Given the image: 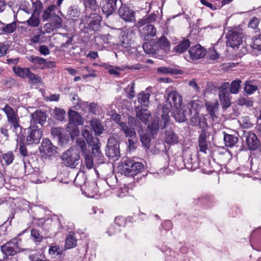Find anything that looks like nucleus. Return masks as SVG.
Instances as JSON below:
<instances>
[{
  "label": "nucleus",
  "instance_id": "45",
  "mask_svg": "<svg viewBox=\"0 0 261 261\" xmlns=\"http://www.w3.org/2000/svg\"><path fill=\"white\" fill-rule=\"evenodd\" d=\"M241 81L239 80L232 82L230 88V92L232 94H237L239 92Z\"/></svg>",
  "mask_w": 261,
  "mask_h": 261
},
{
  "label": "nucleus",
  "instance_id": "29",
  "mask_svg": "<svg viewBox=\"0 0 261 261\" xmlns=\"http://www.w3.org/2000/svg\"><path fill=\"white\" fill-rule=\"evenodd\" d=\"M16 27V22L15 21L8 24L4 23L1 33L3 34H11L15 31Z\"/></svg>",
  "mask_w": 261,
  "mask_h": 261
},
{
  "label": "nucleus",
  "instance_id": "58",
  "mask_svg": "<svg viewBox=\"0 0 261 261\" xmlns=\"http://www.w3.org/2000/svg\"><path fill=\"white\" fill-rule=\"evenodd\" d=\"M208 1V0H200V2L203 5L210 8L212 10H216L218 8V9L220 8V4H219V5H217V4H213L209 2Z\"/></svg>",
  "mask_w": 261,
  "mask_h": 261
},
{
  "label": "nucleus",
  "instance_id": "22",
  "mask_svg": "<svg viewBox=\"0 0 261 261\" xmlns=\"http://www.w3.org/2000/svg\"><path fill=\"white\" fill-rule=\"evenodd\" d=\"M40 150L45 153L51 155L56 152V147L52 145L49 140L46 139L43 140Z\"/></svg>",
  "mask_w": 261,
  "mask_h": 261
},
{
  "label": "nucleus",
  "instance_id": "54",
  "mask_svg": "<svg viewBox=\"0 0 261 261\" xmlns=\"http://www.w3.org/2000/svg\"><path fill=\"white\" fill-rule=\"evenodd\" d=\"M56 118L59 121H63L64 119L65 111L60 108H56L55 110Z\"/></svg>",
  "mask_w": 261,
  "mask_h": 261
},
{
  "label": "nucleus",
  "instance_id": "3",
  "mask_svg": "<svg viewBox=\"0 0 261 261\" xmlns=\"http://www.w3.org/2000/svg\"><path fill=\"white\" fill-rule=\"evenodd\" d=\"M144 166L140 162H135L131 160H126L119 168L121 173L127 176H134L141 172Z\"/></svg>",
  "mask_w": 261,
  "mask_h": 261
},
{
  "label": "nucleus",
  "instance_id": "48",
  "mask_svg": "<svg viewBox=\"0 0 261 261\" xmlns=\"http://www.w3.org/2000/svg\"><path fill=\"white\" fill-rule=\"evenodd\" d=\"M51 23L56 29H60L62 27V19L57 15L54 16L51 19Z\"/></svg>",
  "mask_w": 261,
  "mask_h": 261
},
{
  "label": "nucleus",
  "instance_id": "44",
  "mask_svg": "<svg viewBox=\"0 0 261 261\" xmlns=\"http://www.w3.org/2000/svg\"><path fill=\"white\" fill-rule=\"evenodd\" d=\"M49 254L53 257L55 258L59 255L62 254V251L59 246L55 245L50 247L49 249Z\"/></svg>",
  "mask_w": 261,
  "mask_h": 261
},
{
  "label": "nucleus",
  "instance_id": "46",
  "mask_svg": "<svg viewBox=\"0 0 261 261\" xmlns=\"http://www.w3.org/2000/svg\"><path fill=\"white\" fill-rule=\"evenodd\" d=\"M3 159L6 165H9L12 163L14 155L12 152L9 151L3 155Z\"/></svg>",
  "mask_w": 261,
  "mask_h": 261
},
{
  "label": "nucleus",
  "instance_id": "41",
  "mask_svg": "<svg viewBox=\"0 0 261 261\" xmlns=\"http://www.w3.org/2000/svg\"><path fill=\"white\" fill-rule=\"evenodd\" d=\"M237 104L240 106H245L247 107H252L253 106V101L250 98L247 96H243L240 97L237 100Z\"/></svg>",
  "mask_w": 261,
  "mask_h": 261
},
{
  "label": "nucleus",
  "instance_id": "59",
  "mask_svg": "<svg viewBox=\"0 0 261 261\" xmlns=\"http://www.w3.org/2000/svg\"><path fill=\"white\" fill-rule=\"evenodd\" d=\"M159 127V123L157 120H154L151 123V124H149L148 126V128L149 129L150 133L152 135L156 132Z\"/></svg>",
  "mask_w": 261,
  "mask_h": 261
},
{
  "label": "nucleus",
  "instance_id": "37",
  "mask_svg": "<svg viewBox=\"0 0 261 261\" xmlns=\"http://www.w3.org/2000/svg\"><path fill=\"white\" fill-rule=\"evenodd\" d=\"M165 141L169 144H174L178 142V138L175 134L171 130L166 133Z\"/></svg>",
  "mask_w": 261,
  "mask_h": 261
},
{
  "label": "nucleus",
  "instance_id": "53",
  "mask_svg": "<svg viewBox=\"0 0 261 261\" xmlns=\"http://www.w3.org/2000/svg\"><path fill=\"white\" fill-rule=\"evenodd\" d=\"M239 122L241 125L244 128H249L252 125L248 117H241Z\"/></svg>",
  "mask_w": 261,
  "mask_h": 261
},
{
  "label": "nucleus",
  "instance_id": "18",
  "mask_svg": "<svg viewBox=\"0 0 261 261\" xmlns=\"http://www.w3.org/2000/svg\"><path fill=\"white\" fill-rule=\"evenodd\" d=\"M245 141L250 150H255L259 146V142L255 134L249 132L245 135Z\"/></svg>",
  "mask_w": 261,
  "mask_h": 261
},
{
  "label": "nucleus",
  "instance_id": "63",
  "mask_svg": "<svg viewBox=\"0 0 261 261\" xmlns=\"http://www.w3.org/2000/svg\"><path fill=\"white\" fill-rule=\"evenodd\" d=\"M128 189L125 186L120 187L117 191V196L119 197H123L126 196L128 193Z\"/></svg>",
  "mask_w": 261,
  "mask_h": 261
},
{
  "label": "nucleus",
  "instance_id": "11",
  "mask_svg": "<svg viewBox=\"0 0 261 261\" xmlns=\"http://www.w3.org/2000/svg\"><path fill=\"white\" fill-rule=\"evenodd\" d=\"M192 111L187 106L173 109L172 116L175 120L179 122H182L187 120V116Z\"/></svg>",
  "mask_w": 261,
  "mask_h": 261
},
{
  "label": "nucleus",
  "instance_id": "52",
  "mask_svg": "<svg viewBox=\"0 0 261 261\" xmlns=\"http://www.w3.org/2000/svg\"><path fill=\"white\" fill-rule=\"evenodd\" d=\"M88 196L89 197H93L94 195L98 192V188L95 183H92L90 187L87 190Z\"/></svg>",
  "mask_w": 261,
  "mask_h": 261
},
{
  "label": "nucleus",
  "instance_id": "27",
  "mask_svg": "<svg viewBox=\"0 0 261 261\" xmlns=\"http://www.w3.org/2000/svg\"><path fill=\"white\" fill-rule=\"evenodd\" d=\"M120 126L126 137L134 138L136 137L135 129L131 126H129L126 123H121L120 124Z\"/></svg>",
  "mask_w": 261,
  "mask_h": 261
},
{
  "label": "nucleus",
  "instance_id": "34",
  "mask_svg": "<svg viewBox=\"0 0 261 261\" xmlns=\"http://www.w3.org/2000/svg\"><path fill=\"white\" fill-rule=\"evenodd\" d=\"M190 45L189 40L185 39L181 41L174 47V50L179 53H182L187 49Z\"/></svg>",
  "mask_w": 261,
  "mask_h": 261
},
{
  "label": "nucleus",
  "instance_id": "60",
  "mask_svg": "<svg viewBox=\"0 0 261 261\" xmlns=\"http://www.w3.org/2000/svg\"><path fill=\"white\" fill-rule=\"evenodd\" d=\"M30 61L35 64L40 65H45L47 63L45 59L39 57H32Z\"/></svg>",
  "mask_w": 261,
  "mask_h": 261
},
{
  "label": "nucleus",
  "instance_id": "16",
  "mask_svg": "<svg viewBox=\"0 0 261 261\" xmlns=\"http://www.w3.org/2000/svg\"><path fill=\"white\" fill-rule=\"evenodd\" d=\"M190 58L194 60L203 58L206 55V50L200 44L191 47L189 50Z\"/></svg>",
  "mask_w": 261,
  "mask_h": 261
},
{
  "label": "nucleus",
  "instance_id": "5",
  "mask_svg": "<svg viewBox=\"0 0 261 261\" xmlns=\"http://www.w3.org/2000/svg\"><path fill=\"white\" fill-rule=\"evenodd\" d=\"M101 16L97 13L91 14L89 16H86L82 19L79 24V27L83 30L85 28L93 30L98 31L100 28V21Z\"/></svg>",
  "mask_w": 261,
  "mask_h": 261
},
{
  "label": "nucleus",
  "instance_id": "13",
  "mask_svg": "<svg viewBox=\"0 0 261 261\" xmlns=\"http://www.w3.org/2000/svg\"><path fill=\"white\" fill-rule=\"evenodd\" d=\"M167 101L171 108H180L182 101V97L176 91H172L168 93Z\"/></svg>",
  "mask_w": 261,
  "mask_h": 261
},
{
  "label": "nucleus",
  "instance_id": "24",
  "mask_svg": "<svg viewBox=\"0 0 261 261\" xmlns=\"http://www.w3.org/2000/svg\"><path fill=\"white\" fill-rule=\"evenodd\" d=\"M199 151L204 153L208 150V145L206 142V134L204 130L202 131L198 139Z\"/></svg>",
  "mask_w": 261,
  "mask_h": 261
},
{
  "label": "nucleus",
  "instance_id": "12",
  "mask_svg": "<svg viewBox=\"0 0 261 261\" xmlns=\"http://www.w3.org/2000/svg\"><path fill=\"white\" fill-rule=\"evenodd\" d=\"M117 0H102L100 3L101 10L106 17L112 14L117 9Z\"/></svg>",
  "mask_w": 261,
  "mask_h": 261
},
{
  "label": "nucleus",
  "instance_id": "39",
  "mask_svg": "<svg viewBox=\"0 0 261 261\" xmlns=\"http://www.w3.org/2000/svg\"><path fill=\"white\" fill-rule=\"evenodd\" d=\"M91 126L96 135H99L102 134L103 128L101 123L98 120L92 119L91 121Z\"/></svg>",
  "mask_w": 261,
  "mask_h": 261
},
{
  "label": "nucleus",
  "instance_id": "15",
  "mask_svg": "<svg viewBox=\"0 0 261 261\" xmlns=\"http://www.w3.org/2000/svg\"><path fill=\"white\" fill-rule=\"evenodd\" d=\"M190 105L194 109L193 116L190 119V124L193 126H203L205 123V121L204 118H200L199 114L197 112L196 110L197 108V103L193 101L190 103Z\"/></svg>",
  "mask_w": 261,
  "mask_h": 261
},
{
  "label": "nucleus",
  "instance_id": "56",
  "mask_svg": "<svg viewBox=\"0 0 261 261\" xmlns=\"http://www.w3.org/2000/svg\"><path fill=\"white\" fill-rule=\"evenodd\" d=\"M76 144L77 146L81 149L82 154L89 151L87 150L86 144L83 140L78 139L76 141Z\"/></svg>",
  "mask_w": 261,
  "mask_h": 261
},
{
  "label": "nucleus",
  "instance_id": "62",
  "mask_svg": "<svg viewBox=\"0 0 261 261\" xmlns=\"http://www.w3.org/2000/svg\"><path fill=\"white\" fill-rule=\"evenodd\" d=\"M208 56L212 60H216L218 58L219 55L214 48H211L208 52Z\"/></svg>",
  "mask_w": 261,
  "mask_h": 261
},
{
  "label": "nucleus",
  "instance_id": "55",
  "mask_svg": "<svg viewBox=\"0 0 261 261\" xmlns=\"http://www.w3.org/2000/svg\"><path fill=\"white\" fill-rule=\"evenodd\" d=\"M27 77H28L31 81L35 83H40L41 82V77L31 72L30 70H29V73L27 74Z\"/></svg>",
  "mask_w": 261,
  "mask_h": 261
},
{
  "label": "nucleus",
  "instance_id": "1",
  "mask_svg": "<svg viewBox=\"0 0 261 261\" xmlns=\"http://www.w3.org/2000/svg\"><path fill=\"white\" fill-rule=\"evenodd\" d=\"M82 136L85 138L87 143L93 146L92 148V152L95 158L102 162L103 155L100 150V142L97 138H93L92 137V133L91 128L89 126L84 125L82 128Z\"/></svg>",
  "mask_w": 261,
  "mask_h": 261
},
{
  "label": "nucleus",
  "instance_id": "57",
  "mask_svg": "<svg viewBox=\"0 0 261 261\" xmlns=\"http://www.w3.org/2000/svg\"><path fill=\"white\" fill-rule=\"evenodd\" d=\"M251 46L253 49L261 50V35L253 40Z\"/></svg>",
  "mask_w": 261,
  "mask_h": 261
},
{
  "label": "nucleus",
  "instance_id": "7",
  "mask_svg": "<svg viewBox=\"0 0 261 261\" xmlns=\"http://www.w3.org/2000/svg\"><path fill=\"white\" fill-rule=\"evenodd\" d=\"M42 136L40 129L36 125H30L27 129L26 143L28 145L39 143Z\"/></svg>",
  "mask_w": 261,
  "mask_h": 261
},
{
  "label": "nucleus",
  "instance_id": "8",
  "mask_svg": "<svg viewBox=\"0 0 261 261\" xmlns=\"http://www.w3.org/2000/svg\"><path fill=\"white\" fill-rule=\"evenodd\" d=\"M73 101H76L73 108L77 110L86 112L87 111L94 114L96 113L97 105L94 103L89 104L87 102L81 101L78 97L74 96L72 99Z\"/></svg>",
  "mask_w": 261,
  "mask_h": 261
},
{
  "label": "nucleus",
  "instance_id": "9",
  "mask_svg": "<svg viewBox=\"0 0 261 261\" xmlns=\"http://www.w3.org/2000/svg\"><path fill=\"white\" fill-rule=\"evenodd\" d=\"M106 154L109 158H118L120 156L118 142L113 137H110L108 141Z\"/></svg>",
  "mask_w": 261,
  "mask_h": 261
},
{
  "label": "nucleus",
  "instance_id": "14",
  "mask_svg": "<svg viewBox=\"0 0 261 261\" xmlns=\"http://www.w3.org/2000/svg\"><path fill=\"white\" fill-rule=\"evenodd\" d=\"M120 17L124 21L133 22L135 20V12L125 5H122L118 10Z\"/></svg>",
  "mask_w": 261,
  "mask_h": 261
},
{
  "label": "nucleus",
  "instance_id": "33",
  "mask_svg": "<svg viewBox=\"0 0 261 261\" xmlns=\"http://www.w3.org/2000/svg\"><path fill=\"white\" fill-rule=\"evenodd\" d=\"M205 105L207 108V110L208 111L210 115L212 116V118L216 117L215 112L217 110L218 108V102H206Z\"/></svg>",
  "mask_w": 261,
  "mask_h": 261
},
{
  "label": "nucleus",
  "instance_id": "4",
  "mask_svg": "<svg viewBox=\"0 0 261 261\" xmlns=\"http://www.w3.org/2000/svg\"><path fill=\"white\" fill-rule=\"evenodd\" d=\"M61 159L66 166L75 168L80 163L79 151L76 149L70 148L62 154Z\"/></svg>",
  "mask_w": 261,
  "mask_h": 261
},
{
  "label": "nucleus",
  "instance_id": "43",
  "mask_svg": "<svg viewBox=\"0 0 261 261\" xmlns=\"http://www.w3.org/2000/svg\"><path fill=\"white\" fill-rule=\"evenodd\" d=\"M67 132L70 134L71 138H74L76 136H77L79 134V129L76 124L70 125L69 123H68V125L67 127Z\"/></svg>",
  "mask_w": 261,
  "mask_h": 261
},
{
  "label": "nucleus",
  "instance_id": "26",
  "mask_svg": "<svg viewBox=\"0 0 261 261\" xmlns=\"http://www.w3.org/2000/svg\"><path fill=\"white\" fill-rule=\"evenodd\" d=\"M56 9V6L54 5H51L45 9L42 15V18L43 20H50L54 16H55L56 13L55 10Z\"/></svg>",
  "mask_w": 261,
  "mask_h": 261
},
{
  "label": "nucleus",
  "instance_id": "40",
  "mask_svg": "<svg viewBox=\"0 0 261 261\" xmlns=\"http://www.w3.org/2000/svg\"><path fill=\"white\" fill-rule=\"evenodd\" d=\"M150 95L148 93L141 92L138 95L139 102L144 106H147L149 103Z\"/></svg>",
  "mask_w": 261,
  "mask_h": 261
},
{
  "label": "nucleus",
  "instance_id": "2",
  "mask_svg": "<svg viewBox=\"0 0 261 261\" xmlns=\"http://www.w3.org/2000/svg\"><path fill=\"white\" fill-rule=\"evenodd\" d=\"M3 111L7 116L8 122L11 125V128H12V132L15 134L18 138H21L22 136L23 128L19 124L20 120L17 111H15L8 105L5 106Z\"/></svg>",
  "mask_w": 261,
  "mask_h": 261
},
{
  "label": "nucleus",
  "instance_id": "49",
  "mask_svg": "<svg viewBox=\"0 0 261 261\" xmlns=\"http://www.w3.org/2000/svg\"><path fill=\"white\" fill-rule=\"evenodd\" d=\"M245 91L248 94H251L257 90V87L246 82L244 87Z\"/></svg>",
  "mask_w": 261,
  "mask_h": 261
},
{
  "label": "nucleus",
  "instance_id": "28",
  "mask_svg": "<svg viewBox=\"0 0 261 261\" xmlns=\"http://www.w3.org/2000/svg\"><path fill=\"white\" fill-rule=\"evenodd\" d=\"M229 94L227 91L220 92L219 98L223 108H227L230 106Z\"/></svg>",
  "mask_w": 261,
  "mask_h": 261
},
{
  "label": "nucleus",
  "instance_id": "20",
  "mask_svg": "<svg viewBox=\"0 0 261 261\" xmlns=\"http://www.w3.org/2000/svg\"><path fill=\"white\" fill-rule=\"evenodd\" d=\"M156 31L153 25L147 24L141 30V36L145 40H148L151 37L155 36Z\"/></svg>",
  "mask_w": 261,
  "mask_h": 261
},
{
  "label": "nucleus",
  "instance_id": "64",
  "mask_svg": "<svg viewBox=\"0 0 261 261\" xmlns=\"http://www.w3.org/2000/svg\"><path fill=\"white\" fill-rule=\"evenodd\" d=\"M62 132L63 129L60 127L53 128L51 130L52 135L57 137L59 139L61 137Z\"/></svg>",
  "mask_w": 261,
  "mask_h": 261
},
{
  "label": "nucleus",
  "instance_id": "36",
  "mask_svg": "<svg viewBox=\"0 0 261 261\" xmlns=\"http://www.w3.org/2000/svg\"><path fill=\"white\" fill-rule=\"evenodd\" d=\"M40 22V20L39 18V16L33 13L32 14L30 18L23 23H27L28 25L31 27L36 28L39 25Z\"/></svg>",
  "mask_w": 261,
  "mask_h": 261
},
{
  "label": "nucleus",
  "instance_id": "17",
  "mask_svg": "<svg viewBox=\"0 0 261 261\" xmlns=\"http://www.w3.org/2000/svg\"><path fill=\"white\" fill-rule=\"evenodd\" d=\"M135 37V34L132 30H126L122 32L120 40L123 46L127 47L132 43Z\"/></svg>",
  "mask_w": 261,
  "mask_h": 261
},
{
  "label": "nucleus",
  "instance_id": "10",
  "mask_svg": "<svg viewBox=\"0 0 261 261\" xmlns=\"http://www.w3.org/2000/svg\"><path fill=\"white\" fill-rule=\"evenodd\" d=\"M19 241L18 238H14L1 247L2 251L8 256L15 255L19 250L18 244Z\"/></svg>",
  "mask_w": 261,
  "mask_h": 261
},
{
  "label": "nucleus",
  "instance_id": "35",
  "mask_svg": "<svg viewBox=\"0 0 261 261\" xmlns=\"http://www.w3.org/2000/svg\"><path fill=\"white\" fill-rule=\"evenodd\" d=\"M13 69L15 74L21 78H26L30 70L28 68H21L19 66H14Z\"/></svg>",
  "mask_w": 261,
  "mask_h": 261
},
{
  "label": "nucleus",
  "instance_id": "61",
  "mask_svg": "<svg viewBox=\"0 0 261 261\" xmlns=\"http://www.w3.org/2000/svg\"><path fill=\"white\" fill-rule=\"evenodd\" d=\"M140 140L142 144V145L146 147V148H148L149 147V143L150 142V139L148 136L146 135H141L140 136Z\"/></svg>",
  "mask_w": 261,
  "mask_h": 261
},
{
  "label": "nucleus",
  "instance_id": "38",
  "mask_svg": "<svg viewBox=\"0 0 261 261\" xmlns=\"http://www.w3.org/2000/svg\"><path fill=\"white\" fill-rule=\"evenodd\" d=\"M82 155L84 158L86 167L89 169H92L94 166V163L93 156L90 150L82 154Z\"/></svg>",
  "mask_w": 261,
  "mask_h": 261
},
{
  "label": "nucleus",
  "instance_id": "23",
  "mask_svg": "<svg viewBox=\"0 0 261 261\" xmlns=\"http://www.w3.org/2000/svg\"><path fill=\"white\" fill-rule=\"evenodd\" d=\"M157 51L162 49L165 51H168L170 49V45L167 39L164 37L162 36L159 40L155 43Z\"/></svg>",
  "mask_w": 261,
  "mask_h": 261
},
{
  "label": "nucleus",
  "instance_id": "21",
  "mask_svg": "<svg viewBox=\"0 0 261 261\" xmlns=\"http://www.w3.org/2000/svg\"><path fill=\"white\" fill-rule=\"evenodd\" d=\"M69 117V123L70 125H82L84 123L82 117L76 111L69 109L68 112Z\"/></svg>",
  "mask_w": 261,
  "mask_h": 261
},
{
  "label": "nucleus",
  "instance_id": "51",
  "mask_svg": "<svg viewBox=\"0 0 261 261\" xmlns=\"http://www.w3.org/2000/svg\"><path fill=\"white\" fill-rule=\"evenodd\" d=\"M31 236L34 241L36 243L41 242L43 238V236L40 234L39 231L35 229H33L31 231Z\"/></svg>",
  "mask_w": 261,
  "mask_h": 261
},
{
  "label": "nucleus",
  "instance_id": "32",
  "mask_svg": "<svg viewBox=\"0 0 261 261\" xmlns=\"http://www.w3.org/2000/svg\"><path fill=\"white\" fill-rule=\"evenodd\" d=\"M142 47L145 53L147 54H153L157 51L155 43L152 41L144 43Z\"/></svg>",
  "mask_w": 261,
  "mask_h": 261
},
{
  "label": "nucleus",
  "instance_id": "47",
  "mask_svg": "<svg viewBox=\"0 0 261 261\" xmlns=\"http://www.w3.org/2000/svg\"><path fill=\"white\" fill-rule=\"evenodd\" d=\"M86 9L96 10L98 7L96 0H83Z\"/></svg>",
  "mask_w": 261,
  "mask_h": 261
},
{
  "label": "nucleus",
  "instance_id": "42",
  "mask_svg": "<svg viewBox=\"0 0 261 261\" xmlns=\"http://www.w3.org/2000/svg\"><path fill=\"white\" fill-rule=\"evenodd\" d=\"M156 19V15L155 14H150L148 15L146 17H144L141 20H140L137 23V26L138 27H141L143 25H145L146 24L152 22L154 21Z\"/></svg>",
  "mask_w": 261,
  "mask_h": 261
},
{
  "label": "nucleus",
  "instance_id": "25",
  "mask_svg": "<svg viewBox=\"0 0 261 261\" xmlns=\"http://www.w3.org/2000/svg\"><path fill=\"white\" fill-rule=\"evenodd\" d=\"M150 117V112L147 109H138L137 110V117L144 124H147Z\"/></svg>",
  "mask_w": 261,
  "mask_h": 261
},
{
  "label": "nucleus",
  "instance_id": "6",
  "mask_svg": "<svg viewBox=\"0 0 261 261\" xmlns=\"http://www.w3.org/2000/svg\"><path fill=\"white\" fill-rule=\"evenodd\" d=\"M243 33L242 29L234 28L227 35V45L233 48H238L243 42Z\"/></svg>",
  "mask_w": 261,
  "mask_h": 261
},
{
  "label": "nucleus",
  "instance_id": "19",
  "mask_svg": "<svg viewBox=\"0 0 261 261\" xmlns=\"http://www.w3.org/2000/svg\"><path fill=\"white\" fill-rule=\"evenodd\" d=\"M46 114L40 110H37L31 114V120L30 125H36V124L43 125L46 122Z\"/></svg>",
  "mask_w": 261,
  "mask_h": 261
},
{
  "label": "nucleus",
  "instance_id": "30",
  "mask_svg": "<svg viewBox=\"0 0 261 261\" xmlns=\"http://www.w3.org/2000/svg\"><path fill=\"white\" fill-rule=\"evenodd\" d=\"M76 245V239L74 233L70 232L66 237L65 247L66 249L74 248Z\"/></svg>",
  "mask_w": 261,
  "mask_h": 261
},
{
  "label": "nucleus",
  "instance_id": "31",
  "mask_svg": "<svg viewBox=\"0 0 261 261\" xmlns=\"http://www.w3.org/2000/svg\"><path fill=\"white\" fill-rule=\"evenodd\" d=\"M224 141L226 146L231 147L238 142V138L233 135L224 134Z\"/></svg>",
  "mask_w": 261,
  "mask_h": 261
},
{
  "label": "nucleus",
  "instance_id": "50",
  "mask_svg": "<svg viewBox=\"0 0 261 261\" xmlns=\"http://www.w3.org/2000/svg\"><path fill=\"white\" fill-rule=\"evenodd\" d=\"M44 30H40V32L41 34H49L53 32L56 28L50 22L45 23L43 26Z\"/></svg>",
  "mask_w": 261,
  "mask_h": 261
}]
</instances>
